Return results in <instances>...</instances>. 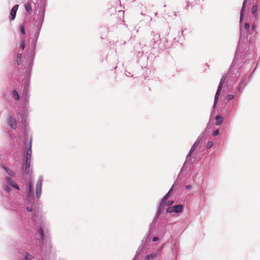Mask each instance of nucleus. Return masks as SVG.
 I'll return each instance as SVG.
<instances>
[{"label":"nucleus","mask_w":260,"mask_h":260,"mask_svg":"<svg viewBox=\"0 0 260 260\" xmlns=\"http://www.w3.org/2000/svg\"><path fill=\"white\" fill-rule=\"evenodd\" d=\"M183 206L182 205H178L174 206L169 207L167 209L168 213H180L183 211Z\"/></svg>","instance_id":"obj_1"},{"label":"nucleus","mask_w":260,"mask_h":260,"mask_svg":"<svg viewBox=\"0 0 260 260\" xmlns=\"http://www.w3.org/2000/svg\"><path fill=\"white\" fill-rule=\"evenodd\" d=\"M43 179L42 177L39 178L37 181L36 187V192L37 198L38 199L40 198L41 194V189L42 185Z\"/></svg>","instance_id":"obj_2"},{"label":"nucleus","mask_w":260,"mask_h":260,"mask_svg":"<svg viewBox=\"0 0 260 260\" xmlns=\"http://www.w3.org/2000/svg\"><path fill=\"white\" fill-rule=\"evenodd\" d=\"M25 187L26 188V195L28 199L30 198L33 193L32 191V185L31 183L29 181L25 185Z\"/></svg>","instance_id":"obj_3"},{"label":"nucleus","mask_w":260,"mask_h":260,"mask_svg":"<svg viewBox=\"0 0 260 260\" xmlns=\"http://www.w3.org/2000/svg\"><path fill=\"white\" fill-rule=\"evenodd\" d=\"M18 7H19L18 5H16L11 9V12H10V20H12L15 19L16 15V12L18 10Z\"/></svg>","instance_id":"obj_4"},{"label":"nucleus","mask_w":260,"mask_h":260,"mask_svg":"<svg viewBox=\"0 0 260 260\" xmlns=\"http://www.w3.org/2000/svg\"><path fill=\"white\" fill-rule=\"evenodd\" d=\"M8 124L13 129L16 128V121L15 118L12 116H10L8 119Z\"/></svg>","instance_id":"obj_5"},{"label":"nucleus","mask_w":260,"mask_h":260,"mask_svg":"<svg viewBox=\"0 0 260 260\" xmlns=\"http://www.w3.org/2000/svg\"><path fill=\"white\" fill-rule=\"evenodd\" d=\"M171 190L169 191H170ZM169 192L167 194H166L165 197L162 199V201H161V204H160V206H164L165 205H167V206H169V205H172L173 203V201H168L167 202V203H166V201L168 199V196H169Z\"/></svg>","instance_id":"obj_6"},{"label":"nucleus","mask_w":260,"mask_h":260,"mask_svg":"<svg viewBox=\"0 0 260 260\" xmlns=\"http://www.w3.org/2000/svg\"><path fill=\"white\" fill-rule=\"evenodd\" d=\"M6 181L7 183L11 185V186L13 187L14 188L17 189V190H19L20 188L18 186V185L14 182L13 181L10 177H7L6 178Z\"/></svg>","instance_id":"obj_7"},{"label":"nucleus","mask_w":260,"mask_h":260,"mask_svg":"<svg viewBox=\"0 0 260 260\" xmlns=\"http://www.w3.org/2000/svg\"><path fill=\"white\" fill-rule=\"evenodd\" d=\"M216 120V125H220L223 121V117L219 116H217L215 118Z\"/></svg>","instance_id":"obj_8"},{"label":"nucleus","mask_w":260,"mask_h":260,"mask_svg":"<svg viewBox=\"0 0 260 260\" xmlns=\"http://www.w3.org/2000/svg\"><path fill=\"white\" fill-rule=\"evenodd\" d=\"M156 256H157L156 253L148 254L145 257L144 259L145 260L152 259H153L154 257H155Z\"/></svg>","instance_id":"obj_9"},{"label":"nucleus","mask_w":260,"mask_h":260,"mask_svg":"<svg viewBox=\"0 0 260 260\" xmlns=\"http://www.w3.org/2000/svg\"><path fill=\"white\" fill-rule=\"evenodd\" d=\"M25 8L26 11L29 14H31V13L32 12V9H31V6L29 3H27L25 4Z\"/></svg>","instance_id":"obj_10"},{"label":"nucleus","mask_w":260,"mask_h":260,"mask_svg":"<svg viewBox=\"0 0 260 260\" xmlns=\"http://www.w3.org/2000/svg\"><path fill=\"white\" fill-rule=\"evenodd\" d=\"M30 164V161L26 160L25 172L26 174H28L29 172Z\"/></svg>","instance_id":"obj_11"},{"label":"nucleus","mask_w":260,"mask_h":260,"mask_svg":"<svg viewBox=\"0 0 260 260\" xmlns=\"http://www.w3.org/2000/svg\"><path fill=\"white\" fill-rule=\"evenodd\" d=\"M31 153H32V151H31V148L30 147L27 151L26 160L30 161Z\"/></svg>","instance_id":"obj_12"},{"label":"nucleus","mask_w":260,"mask_h":260,"mask_svg":"<svg viewBox=\"0 0 260 260\" xmlns=\"http://www.w3.org/2000/svg\"><path fill=\"white\" fill-rule=\"evenodd\" d=\"M226 79V76L225 75H223L222 76L221 78V80L220 81V82H219V85H218V87H219V88H222V85L225 81Z\"/></svg>","instance_id":"obj_13"},{"label":"nucleus","mask_w":260,"mask_h":260,"mask_svg":"<svg viewBox=\"0 0 260 260\" xmlns=\"http://www.w3.org/2000/svg\"><path fill=\"white\" fill-rule=\"evenodd\" d=\"M221 90V88H219V87H218V88H217V90L216 92L215 96V101H214L215 103H216L217 101V100H218V96L219 95Z\"/></svg>","instance_id":"obj_14"},{"label":"nucleus","mask_w":260,"mask_h":260,"mask_svg":"<svg viewBox=\"0 0 260 260\" xmlns=\"http://www.w3.org/2000/svg\"><path fill=\"white\" fill-rule=\"evenodd\" d=\"M13 96L14 98L16 100H19V94H18L17 92L16 91V90H14L13 91Z\"/></svg>","instance_id":"obj_15"},{"label":"nucleus","mask_w":260,"mask_h":260,"mask_svg":"<svg viewBox=\"0 0 260 260\" xmlns=\"http://www.w3.org/2000/svg\"><path fill=\"white\" fill-rule=\"evenodd\" d=\"M257 6H256V5L253 6L251 9V12H252V14H253V15L255 14L257 12Z\"/></svg>","instance_id":"obj_16"},{"label":"nucleus","mask_w":260,"mask_h":260,"mask_svg":"<svg viewBox=\"0 0 260 260\" xmlns=\"http://www.w3.org/2000/svg\"><path fill=\"white\" fill-rule=\"evenodd\" d=\"M5 169L10 176H13L14 175V173L11 169L6 168H5Z\"/></svg>","instance_id":"obj_17"},{"label":"nucleus","mask_w":260,"mask_h":260,"mask_svg":"<svg viewBox=\"0 0 260 260\" xmlns=\"http://www.w3.org/2000/svg\"><path fill=\"white\" fill-rule=\"evenodd\" d=\"M213 145V143L212 141H209L206 145V147L207 148L209 149L211 148Z\"/></svg>","instance_id":"obj_18"},{"label":"nucleus","mask_w":260,"mask_h":260,"mask_svg":"<svg viewBox=\"0 0 260 260\" xmlns=\"http://www.w3.org/2000/svg\"><path fill=\"white\" fill-rule=\"evenodd\" d=\"M234 98V96L233 94H228L226 96V99L228 101H230Z\"/></svg>","instance_id":"obj_19"},{"label":"nucleus","mask_w":260,"mask_h":260,"mask_svg":"<svg viewBox=\"0 0 260 260\" xmlns=\"http://www.w3.org/2000/svg\"><path fill=\"white\" fill-rule=\"evenodd\" d=\"M32 258V257L31 255H30L29 254H28L27 253H26V256L25 257V260H31Z\"/></svg>","instance_id":"obj_20"},{"label":"nucleus","mask_w":260,"mask_h":260,"mask_svg":"<svg viewBox=\"0 0 260 260\" xmlns=\"http://www.w3.org/2000/svg\"><path fill=\"white\" fill-rule=\"evenodd\" d=\"M245 5H246V0H244V2L243 3V7H242V9L241 12V18L243 15L244 9V7L245 6Z\"/></svg>","instance_id":"obj_21"},{"label":"nucleus","mask_w":260,"mask_h":260,"mask_svg":"<svg viewBox=\"0 0 260 260\" xmlns=\"http://www.w3.org/2000/svg\"><path fill=\"white\" fill-rule=\"evenodd\" d=\"M195 145H196V144H193V146L191 147V149L189 152V154H188L187 155V157L190 156L191 155V154L192 153V152L193 151V150H194V148H195Z\"/></svg>","instance_id":"obj_22"},{"label":"nucleus","mask_w":260,"mask_h":260,"mask_svg":"<svg viewBox=\"0 0 260 260\" xmlns=\"http://www.w3.org/2000/svg\"><path fill=\"white\" fill-rule=\"evenodd\" d=\"M21 58V54H18V55H17V61L18 64H19V62H20Z\"/></svg>","instance_id":"obj_23"},{"label":"nucleus","mask_w":260,"mask_h":260,"mask_svg":"<svg viewBox=\"0 0 260 260\" xmlns=\"http://www.w3.org/2000/svg\"><path fill=\"white\" fill-rule=\"evenodd\" d=\"M218 134H219V130H218V129L214 131L212 134L213 136H216L218 135Z\"/></svg>","instance_id":"obj_24"},{"label":"nucleus","mask_w":260,"mask_h":260,"mask_svg":"<svg viewBox=\"0 0 260 260\" xmlns=\"http://www.w3.org/2000/svg\"><path fill=\"white\" fill-rule=\"evenodd\" d=\"M4 189L6 191H7V192H10V190H11L9 186H7V185H5V186H4Z\"/></svg>","instance_id":"obj_25"},{"label":"nucleus","mask_w":260,"mask_h":260,"mask_svg":"<svg viewBox=\"0 0 260 260\" xmlns=\"http://www.w3.org/2000/svg\"><path fill=\"white\" fill-rule=\"evenodd\" d=\"M245 28L247 30H248L249 27H250V25H249V24L248 23H246L245 24Z\"/></svg>","instance_id":"obj_26"},{"label":"nucleus","mask_w":260,"mask_h":260,"mask_svg":"<svg viewBox=\"0 0 260 260\" xmlns=\"http://www.w3.org/2000/svg\"><path fill=\"white\" fill-rule=\"evenodd\" d=\"M21 32L23 35L25 34L24 28L22 26H21Z\"/></svg>","instance_id":"obj_27"},{"label":"nucleus","mask_w":260,"mask_h":260,"mask_svg":"<svg viewBox=\"0 0 260 260\" xmlns=\"http://www.w3.org/2000/svg\"><path fill=\"white\" fill-rule=\"evenodd\" d=\"M20 48L22 50H23L24 49V48H25V44H24V42H23V41L22 42V43H21V44L20 45Z\"/></svg>","instance_id":"obj_28"},{"label":"nucleus","mask_w":260,"mask_h":260,"mask_svg":"<svg viewBox=\"0 0 260 260\" xmlns=\"http://www.w3.org/2000/svg\"><path fill=\"white\" fill-rule=\"evenodd\" d=\"M158 237H154V238H153V239H152V241H153V242H155V241H158Z\"/></svg>","instance_id":"obj_29"},{"label":"nucleus","mask_w":260,"mask_h":260,"mask_svg":"<svg viewBox=\"0 0 260 260\" xmlns=\"http://www.w3.org/2000/svg\"><path fill=\"white\" fill-rule=\"evenodd\" d=\"M26 210L28 212H32V209L29 207H26Z\"/></svg>","instance_id":"obj_30"},{"label":"nucleus","mask_w":260,"mask_h":260,"mask_svg":"<svg viewBox=\"0 0 260 260\" xmlns=\"http://www.w3.org/2000/svg\"><path fill=\"white\" fill-rule=\"evenodd\" d=\"M40 235L41 236V237H42L43 236V231L42 230H41L40 231Z\"/></svg>","instance_id":"obj_31"},{"label":"nucleus","mask_w":260,"mask_h":260,"mask_svg":"<svg viewBox=\"0 0 260 260\" xmlns=\"http://www.w3.org/2000/svg\"><path fill=\"white\" fill-rule=\"evenodd\" d=\"M190 186H186V188H190Z\"/></svg>","instance_id":"obj_32"},{"label":"nucleus","mask_w":260,"mask_h":260,"mask_svg":"<svg viewBox=\"0 0 260 260\" xmlns=\"http://www.w3.org/2000/svg\"><path fill=\"white\" fill-rule=\"evenodd\" d=\"M252 28L254 29V25H252Z\"/></svg>","instance_id":"obj_33"}]
</instances>
